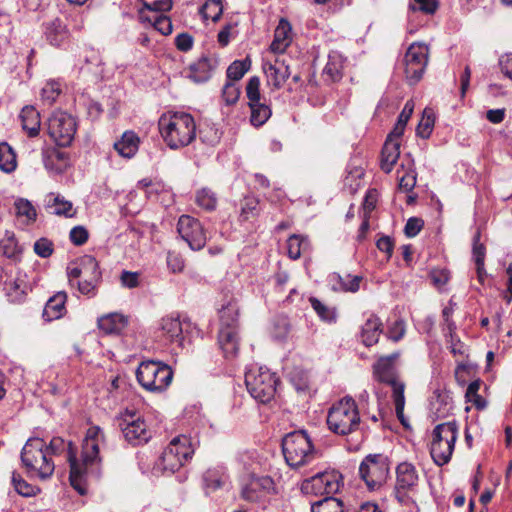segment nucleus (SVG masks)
I'll list each match as a JSON object with an SVG mask.
<instances>
[{
    "label": "nucleus",
    "mask_w": 512,
    "mask_h": 512,
    "mask_svg": "<svg viewBox=\"0 0 512 512\" xmlns=\"http://www.w3.org/2000/svg\"><path fill=\"white\" fill-rule=\"evenodd\" d=\"M104 440L103 430L99 426L93 425L86 431L79 457L76 445L71 441L66 442L61 437H53L49 445L46 444V451L49 452L51 458L52 455L66 452L70 466V484L80 495L87 493L88 478L99 476L101 464L99 446Z\"/></svg>",
    "instance_id": "1"
},
{
    "label": "nucleus",
    "mask_w": 512,
    "mask_h": 512,
    "mask_svg": "<svg viewBox=\"0 0 512 512\" xmlns=\"http://www.w3.org/2000/svg\"><path fill=\"white\" fill-rule=\"evenodd\" d=\"M158 126L163 141L173 150L188 146L196 138V123L189 113H164L159 118Z\"/></svg>",
    "instance_id": "2"
},
{
    "label": "nucleus",
    "mask_w": 512,
    "mask_h": 512,
    "mask_svg": "<svg viewBox=\"0 0 512 512\" xmlns=\"http://www.w3.org/2000/svg\"><path fill=\"white\" fill-rule=\"evenodd\" d=\"M399 357V353H393L383 356L373 365V377L379 383H384L391 387V397L395 406V412L400 423L407 427L408 421L404 416L405 407V383L400 379L394 366V361Z\"/></svg>",
    "instance_id": "3"
},
{
    "label": "nucleus",
    "mask_w": 512,
    "mask_h": 512,
    "mask_svg": "<svg viewBox=\"0 0 512 512\" xmlns=\"http://www.w3.org/2000/svg\"><path fill=\"white\" fill-rule=\"evenodd\" d=\"M327 425L331 432L339 436L356 432L361 425V416L356 401L346 396L334 403L328 411Z\"/></svg>",
    "instance_id": "4"
},
{
    "label": "nucleus",
    "mask_w": 512,
    "mask_h": 512,
    "mask_svg": "<svg viewBox=\"0 0 512 512\" xmlns=\"http://www.w3.org/2000/svg\"><path fill=\"white\" fill-rule=\"evenodd\" d=\"M21 461L27 472L41 480L50 478L55 470V463L46 451V442L41 438H30L21 452Z\"/></svg>",
    "instance_id": "5"
},
{
    "label": "nucleus",
    "mask_w": 512,
    "mask_h": 512,
    "mask_svg": "<svg viewBox=\"0 0 512 512\" xmlns=\"http://www.w3.org/2000/svg\"><path fill=\"white\" fill-rule=\"evenodd\" d=\"M67 275L70 285H77L78 291L89 297L96 295L102 280L99 263L91 255L81 257L76 266L68 268Z\"/></svg>",
    "instance_id": "6"
},
{
    "label": "nucleus",
    "mask_w": 512,
    "mask_h": 512,
    "mask_svg": "<svg viewBox=\"0 0 512 512\" xmlns=\"http://www.w3.org/2000/svg\"><path fill=\"white\" fill-rule=\"evenodd\" d=\"M282 451L286 463L292 468L310 463L317 454L310 437L304 430L287 434L282 440Z\"/></svg>",
    "instance_id": "7"
},
{
    "label": "nucleus",
    "mask_w": 512,
    "mask_h": 512,
    "mask_svg": "<svg viewBox=\"0 0 512 512\" xmlns=\"http://www.w3.org/2000/svg\"><path fill=\"white\" fill-rule=\"evenodd\" d=\"M194 450L191 440L185 435L173 438L156 462V469L173 474L191 459Z\"/></svg>",
    "instance_id": "8"
},
{
    "label": "nucleus",
    "mask_w": 512,
    "mask_h": 512,
    "mask_svg": "<svg viewBox=\"0 0 512 512\" xmlns=\"http://www.w3.org/2000/svg\"><path fill=\"white\" fill-rule=\"evenodd\" d=\"M430 454L438 466L447 464L453 454L458 437V426L455 421L438 424L433 430Z\"/></svg>",
    "instance_id": "9"
},
{
    "label": "nucleus",
    "mask_w": 512,
    "mask_h": 512,
    "mask_svg": "<svg viewBox=\"0 0 512 512\" xmlns=\"http://www.w3.org/2000/svg\"><path fill=\"white\" fill-rule=\"evenodd\" d=\"M139 384L151 392H162L167 389L173 379L170 366L159 361H143L136 372Z\"/></svg>",
    "instance_id": "10"
},
{
    "label": "nucleus",
    "mask_w": 512,
    "mask_h": 512,
    "mask_svg": "<svg viewBox=\"0 0 512 512\" xmlns=\"http://www.w3.org/2000/svg\"><path fill=\"white\" fill-rule=\"evenodd\" d=\"M278 378L264 367H252L245 374V384L250 395L260 403L270 402L276 393Z\"/></svg>",
    "instance_id": "11"
},
{
    "label": "nucleus",
    "mask_w": 512,
    "mask_h": 512,
    "mask_svg": "<svg viewBox=\"0 0 512 512\" xmlns=\"http://www.w3.org/2000/svg\"><path fill=\"white\" fill-rule=\"evenodd\" d=\"M390 462L384 454H369L359 466L360 478L365 482L369 490H376L386 483Z\"/></svg>",
    "instance_id": "12"
},
{
    "label": "nucleus",
    "mask_w": 512,
    "mask_h": 512,
    "mask_svg": "<svg viewBox=\"0 0 512 512\" xmlns=\"http://www.w3.org/2000/svg\"><path fill=\"white\" fill-rule=\"evenodd\" d=\"M47 129L49 136L58 146L67 147L74 139L77 122L70 114L57 111L48 119Z\"/></svg>",
    "instance_id": "13"
},
{
    "label": "nucleus",
    "mask_w": 512,
    "mask_h": 512,
    "mask_svg": "<svg viewBox=\"0 0 512 512\" xmlns=\"http://www.w3.org/2000/svg\"><path fill=\"white\" fill-rule=\"evenodd\" d=\"M246 96L248 106L251 110L250 123L254 127L264 125L272 115L270 106L263 100L260 93V79L258 76H252L246 85Z\"/></svg>",
    "instance_id": "14"
},
{
    "label": "nucleus",
    "mask_w": 512,
    "mask_h": 512,
    "mask_svg": "<svg viewBox=\"0 0 512 512\" xmlns=\"http://www.w3.org/2000/svg\"><path fill=\"white\" fill-rule=\"evenodd\" d=\"M341 475L335 470L317 473L302 481L300 490L305 495L322 496L337 493L341 486Z\"/></svg>",
    "instance_id": "15"
},
{
    "label": "nucleus",
    "mask_w": 512,
    "mask_h": 512,
    "mask_svg": "<svg viewBox=\"0 0 512 512\" xmlns=\"http://www.w3.org/2000/svg\"><path fill=\"white\" fill-rule=\"evenodd\" d=\"M419 475L415 466L408 462H402L396 467V483L394 493L401 504L412 501V495L416 492Z\"/></svg>",
    "instance_id": "16"
},
{
    "label": "nucleus",
    "mask_w": 512,
    "mask_h": 512,
    "mask_svg": "<svg viewBox=\"0 0 512 512\" xmlns=\"http://www.w3.org/2000/svg\"><path fill=\"white\" fill-rule=\"evenodd\" d=\"M276 493L274 480L269 476L251 477L241 489L242 499L266 507L269 496Z\"/></svg>",
    "instance_id": "17"
},
{
    "label": "nucleus",
    "mask_w": 512,
    "mask_h": 512,
    "mask_svg": "<svg viewBox=\"0 0 512 512\" xmlns=\"http://www.w3.org/2000/svg\"><path fill=\"white\" fill-rule=\"evenodd\" d=\"M429 49L424 44L413 43L408 48L405 61V75L410 84L419 82L428 63Z\"/></svg>",
    "instance_id": "18"
},
{
    "label": "nucleus",
    "mask_w": 512,
    "mask_h": 512,
    "mask_svg": "<svg viewBox=\"0 0 512 512\" xmlns=\"http://www.w3.org/2000/svg\"><path fill=\"white\" fill-rule=\"evenodd\" d=\"M123 436L133 446L147 443L151 433L145 420L135 412L126 411L119 423Z\"/></svg>",
    "instance_id": "19"
},
{
    "label": "nucleus",
    "mask_w": 512,
    "mask_h": 512,
    "mask_svg": "<svg viewBox=\"0 0 512 512\" xmlns=\"http://www.w3.org/2000/svg\"><path fill=\"white\" fill-rule=\"evenodd\" d=\"M189 328L190 322L186 319L181 320L179 316L169 315L161 319L158 337L166 345L181 348Z\"/></svg>",
    "instance_id": "20"
},
{
    "label": "nucleus",
    "mask_w": 512,
    "mask_h": 512,
    "mask_svg": "<svg viewBox=\"0 0 512 512\" xmlns=\"http://www.w3.org/2000/svg\"><path fill=\"white\" fill-rule=\"evenodd\" d=\"M177 231L193 251L204 248L207 241L206 231L198 219L189 215L180 216Z\"/></svg>",
    "instance_id": "21"
},
{
    "label": "nucleus",
    "mask_w": 512,
    "mask_h": 512,
    "mask_svg": "<svg viewBox=\"0 0 512 512\" xmlns=\"http://www.w3.org/2000/svg\"><path fill=\"white\" fill-rule=\"evenodd\" d=\"M267 82L274 89H280L290 76L289 66L284 60L275 59L274 62L265 61L262 65Z\"/></svg>",
    "instance_id": "22"
},
{
    "label": "nucleus",
    "mask_w": 512,
    "mask_h": 512,
    "mask_svg": "<svg viewBox=\"0 0 512 512\" xmlns=\"http://www.w3.org/2000/svg\"><path fill=\"white\" fill-rule=\"evenodd\" d=\"M42 160L45 168L55 174L63 173L69 166V155L55 147L42 150Z\"/></svg>",
    "instance_id": "23"
},
{
    "label": "nucleus",
    "mask_w": 512,
    "mask_h": 512,
    "mask_svg": "<svg viewBox=\"0 0 512 512\" xmlns=\"http://www.w3.org/2000/svg\"><path fill=\"white\" fill-rule=\"evenodd\" d=\"M398 187L404 192H410L414 189L417 180L414 160L410 154L405 155L400 167L397 170Z\"/></svg>",
    "instance_id": "24"
},
{
    "label": "nucleus",
    "mask_w": 512,
    "mask_h": 512,
    "mask_svg": "<svg viewBox=\"0 0 512 512\" xmlns=\"http://www.w3.org/2000/svg\"><path fill=\"white\" fill-rule=\"evenodd\" d=\"M218 345L227 359L237 357L239 352L238 330L227 327L220 328L218 333Z\"/></svg>",
    "instance_id": "25"
},
{
    "label": "nucleus",
    "mask_w": 512,
    "mask_h": 512,
    "mask_svg": "<svg viewBox=\"0 0 512 512\" xmlns=\"http://www.w3.org/2000/svg\"><path fill=\"white\" fill-rule=\"evenodd\" d=\"M30 285L24 276H17L15 279L4 283V292L9 302L20 304L25 301Z\"/></svg>",
    "instance_id": "26"
},
{
    "label": "nucleus",
    "mask_w": 512,
    "mask_h": 512,
    "mask_svg": "<svg viewBox=\"0 0 512 512\" xmlns=\"http://www.w3.org/2000/svg\"><path fill=\"white\" fill-rule=\"evenodd\" d=\"M46 40L53 46L59 47L69 38L67 25L60 19L55 18L44 24Z\"/></svg>",
    "instance_id": "27"
},
{
    "label": "nucleus",
    "mask_w": 512,
    "mask_h": 512,
    "mask_svg": "<svg viewBox=\"0 0 512 512\" xmlns=\"http://www.w3.org/2000/svg\"><path fill=\"white\" fill-rule=\"evenodd\" d=\"M328 281L332 290L336 292L355 293L360 288L362 277L357 275L352 276L350 274L342 276L339 273H332L329 275Z\"/></svg>",
    "instance_id": "28"
},
{
    "label": "nucleus",
    "mask_w": 512,
    "mask_h": 512,
    "mask_svg": "<svg viewBox=\"0 0 512 512\" xmlns=\"http://www.w3.org/2000/svg\"><path fill=\"white\" fill-rule=\"evenodd\" d=\"M400 141L387 137L381 152V169L390 173L400 156Z\"/></svg>",
    "instance_id": "29"
},
{
    "label": "nucleus",
    "mask_w": 512,
    "mask_h": 512,
    "mask_svg": "<svg viewBox=\"0 0 512 512\" xmlns=\"http://www.w3.org/2000/svg\"><path fill=\"white\" fill-rule=\"evenodd\" d=\"M291 43V25L286 19H280L274 32V39L270 50L274 53H283Z\"/></svg>",
    "instance_id": "30"
},
{
    "label": "nucleus",
    "mask_w": 512,
    "mask_h": 512,
    "mask_svg": "<svg viewBox=\"0 0 512 512\" xmlns=\"http://www.w3.org/2000/svg\"><path fill=\"white\" fill-rule=\"evenodd\" d=\"M140 139L134 131H125L121 138L114 143L118 154L124 158H132L138 151Z\"/></svg>",
    "instance_id": "31"
},
{
    "label": "nucleus",
    "mask_w": 512,
    "mask_h": 512,
    "mask_svg": "<svg viewBox=\"0 0 512 512\" xmlns=\"http://www.w3.org/2000/svg\"><path fill=\"white\" fill-rule=\"evenodd\" d=\"M22 129L29 137H36L41 127L39 112L33 106H25L19 115Z\"/></svg>",
    "instance_id": "32"
},
{
    "label": "nucleus",
    "mask_w": 512,
    "mask_h": 512,
    "mask_svg": "<svg viewBox=\"0 0 512 512\" xmlns=\"http://www.w3.org/2000/svg\"><path fill=\"white\" fill-rule=\"evenodd\" d=\"M382 326L381 320L375 315L366 320L361 330V340L365 346L369 347L378 342L383 331Z\"/></svg>",
    "instance_id": "33"
},
{
    "label": "nucleus",
    "mask_w": 512,
    "mask_h": 512,
    "mask_svg": "<svg viewBox=\"0 0 512 512\" xmlns=\"http://www.w3.org/2000/svg\"><path fill=\"white\" fill-rule=\"evenodd\" d=\"M216 61L209 57H201L190 66L189 78L196 83L207 81L215 68Z\"/></svg>",
    "instance_id": "34"
},
{
    "label": "nucleus",
    "mask_w": 512,
    "mask_h": 512,
    "mask_svg": "<svg viewBox=\"0 0 512 512\" xmlns=\"http://www.w3.org/2000/svg\"><path fill=\"white\" fill-rule=\"evenodd\" d=\"M127 325V318L120 313H110L98 319V327L105 334H118Z\"/></svg>",
    "instance_id": "35"
},
{
    "label": "nucleus",
    "mask_w": 512,
    "mask_h": 512,
    "mask_svg": "<svg viewBox=\"0 0 512 512\" xmlns=\"http://www.w3.org/2000/svg\"><path fill=\"white\" fill-rule=\"evenodd\" d=\"M67 296L64 292H59L52 296L43 309V318L46 321H52L60 318L65 312V302Z\"/></svg>",
    "instance_id": "36"
},
{
    "label": "nucleus",
    "mask_w": 512,
    "mask_h": 512,
    "mask_svg": "<svg viewBox=\"0 0 512 512\" xmlns=\"http://www.w3.org/2000/svg\"><path fill=\"white\" fill-rule=\"evenodd\" d=\"M343 69V59L338 52H331L328 55V61L323 69V75L330 81L335 82L341 79Z\"/></svg>",
    "instance_id": "37"
},
{
    "label": "nucleus",
    "mask_w": 512,
    "mask_h": 512,
    "mask_svg": "<svg viewBox=\"0 0 512 512\" xmlns=\"http://www.w3.org/2000/svg\"><path fill=\"white\" fill-rule=\"evenodd\" d=\"M310 242L306 236L293 234L287 240L288 256L293 259H299L303 253L309 250Z\"/></svg>",
    "instance_id": "38"
},
{
    "label": "nucleus",
    "mask_w": 512,
    "mask_h": 512,
    "mask_svg": "<svg viewBox=\"0 0 512 512\" xmlns=\"http://www.w3.org/2000/svg\"><path fill=\"white\" fill-rule=\"evenodd\" d=\"M50 207L54 208L53 213L57 216H64L66 218H73L77 210L73 207L72 202L66 200L61 195L51 194Z\"/></svg>",
    "instance_id": "39"
},
{
    "label": "nucleus",
    "mask_w": 512,
    "mask_h": 512,
    "mask_svg": "<svg viewBox=\"0 0 512 512\" xmlns=\"http://www.w3.org/2000/svg\"><path fill=\"white\" fill-rule=\"evenodd\" d=\"M16 216L26 225L36 221L37 212L32 203L20 198L15 201Z\"/></svg>",
    "instance_id": "40"
},
{
    "label": "nucleus",
    "mask_w": 512,
    "mask_h": 512,
    "mask_svg": "<svg viewBox=\"0 0 512 512\" xmlns=\"http://www.w3.org/2000/svg\"><path fill=\"white\" fill-rule=\"evenodd\" d=\"M239 310L234 302H229L220 310V328L237 329Z\"/></svg>",
    "instance_id": "41"
},
{
    "label": "nucleus",
    "mask_w": 512,
    "mask_h": 512,
    "mask_svg": "<svg viewBox=\"0 0 512 512\" xmlns=\"http://www.w3.org/2000/svg\"><path fill=\"white\" fill-rule=\"evenodd\" d=\"M16 154L8 143L0 144V169L10 173L16 169Z\"/></svg>",
    "instance_id": "42"
},
{
    "label": "nucleus",
    "mask_w": 512,
    "mask_h": 512,
    "mask_svg": "<svg viewBox=\"0 0 512 512\" xmlns=\"http://www.w3.org/2000/svg\"><path fill=\"white\" fill-rule=\"evenodd\" d=\"M435 124V113L432 108H425L422 118L417 126V135L423 139H428L432 134Z\"/></svg>",
    "instance_id": "43"
},
{
    "label": "nucleus",
    "mask_w": 512,
    "mask_h": 512,
    "mask_svg": "<svg viewBox=\"0 0 512 512\" xmlns=\"http://www.w3.org/2000/svg\"><path fill=\"white\" fill-rule=\"evenodd\" d=\"M481 383L480 379L472 381L465 393L466 402L472 403L477 410H483L487 406V401L478 393Z\"/></svg>",
    "instance_id": "44"
},
{
    "label": "nucleus",
    "mask_w": 512,
    "mask_h": 512,
    "mask_svg": "<svg viewBox=\"0 0 512 512\" xmlns=\"http://www.w3.org/2000/svg\"><path fill=\"white\" fill-rule=\"evenodd\" d=\"M311 512H343V503L335 497H325L311 504Z\"/></svg>",
    "instance_id": "45"
},
{
    "label": "nucleus",
    "mask_w": 512,
    "mask_h": 512,
    "mask_svg": "<svg viewBox=\"0 0 512 512\" xmlns=\"http://www.w3.org/2000/svg\"><path fill=\"white\" fill-rule=\"evenodd\" d=\"M0 253L8 259L18 261L22 254V248L18 245L14 236L0 241Z\"/></svg>",
    "instance_id": "46"
},
{
    "label": "nucleus",
    "mask_w": 512,
    "mask_h": 512,
    "mask_svg": "<svg viewBox=\"0 0 512 512\" xmlns=\"http://www.w3.org/2000/svg\"><path fill=\"white\" fill-rule=\"evenodd\" d=\"M11 482L15 491L24 497L35 496L40 491L38 487L28 483L19 473L15 471L12 473Z\"/></svg>",
    "instance_id": "47"
},
{
    "label": "nucleus",
    "mask_w": 512,
    "mask_h": 512,
    "mask_svg": "<svg viewBox=\"0 0 512 512\" xmlns=\"http://www.w3.org/2000/svg\"><path fill=\"white\" fill-rule=\"evenodd\" d=\"M155 14L151 17H147L146 20L150 22L155 30L160 32L162 35H169L172 33V22L170 18L163 14V12H154Z\"/></svg>",
    "instance_id": "48"
},
{
    "label": "nucleus",
    "mask_w": 512,
    "mask_h": 512,
    "mask_svg": "<svg viewBox=\"0 0 512 512\" xmlns=\"http://www.w3.org/2000/svg\"><path fill=\"white\" fill-rule=\"evenodd\" d=\"M251 61L249 58L244 60H235L227 68V78L232 81L240 80L245 73L250 69Z\"/></svg>",
    "instance_id": "49"
},
{
    "label": "nucleus",
    "mask_w": 512,
    "mask_h": 512,
    "mask_svg": "<svg viewBox=\"0 0 512 512\" xmlns=\"http://www.w3.org/2000/svg\"><path fill=\"white\" fill-rule=\"evenodd\" d=\"M309 302L317 313V315L326 322L332 323L336 320V310L335 308L329 307L322 303L316 297H310Z\"/></svg>",
    "instance_id": "50"
},
{
    "label": "nucleus",
    "mask_w": 512,
    "mask_h": 512,
    "mask_svg": "<svg viewBox=\"0 0 512 512\" xmlns=\"http://www.w3.org/2000/svg\"><path fill=\"white\" fill-rule=\"evenodd\" d=\"M224 480V473L218 469H208L203 475V481L207 491L217 490L223 485Z\"/></svg>",
    "instance_id": "51"
},
{
    "label": "nucleus",
    "mask_w": 512,
    "mask_h": 512,
    "mask_svg": "<svg viewBox=\"0 0 512 512\" xmlns=\"http://www.w3.org/2000/svg\"><path fill=\"white\" fill-rule=\"evenodd\" d=\"M196 203L207 211H212L217 206V197L213 191L208 188H202L196 193Z\"/></svg>",
    "instance_id": "52"
},
{
    "label": "nucleus",
    "mask_w": 512,
    "mask_h": 512,
    "mask_svg": "<svg viewBox=\"0 0 512 512\" xmlns=\"http://www.w3.org/2000/svg\"><path fill=\"white\" fill-rule=\"evenodd\" d=\"M201 13L205 19L217 22L223 13L221 0H207L201 8Z\"/></svg>",
    "instance_id": "53"
},
{
    "label": "nucleus",
    "mask_w": 512,
    "mask_h": 512,
    "mask_svg": "<svg viewBox=\"0 0 512 512\" xmlns=\"http://www.w3.org/2000/svg\"><path fill=\"white\" fill-rule=\"evenodd\" d=\"M472 259L476 264H484L486 258V247L481 242V232L477 230L472 241Z\"/></svg>",
    "instance_id": "54"
},
{
    "label": "nucleus",
    "mask_w": 512,
    "mask_h": 512,
    "mask_svg": "<svg viewBox=\"0 0 512 512\" xmlns=\"http://www.w3.org/2000/svg\"><path fill=\"white\" fill-rule=\"evenodd\" d=\"M259 213V200L254 197H246L241 205L240 217L243 221L257 216Z\"/></svg>",
    "instance_id": "55"
},
{
    "label": "nucleus",
    "mask_w": 512,
    "mask_h": 512,
    "mask_svg": "<svg viewBox=\"0 0 512 512\" xmlns=\"http://www.w3.org/2000/svg\"><path fill=\"white\" fill-rule=\"evenodd\" d=\"M240 96V89L236 84L227 82L222 89V99L226 105H234Z\"/></svg>",
    "instance_id": "56"
},
{
    "label": "nucleus",
    "mask_w": 512,
    "mask_h": 512,
    "mask_svg": "<svg viewBox=\"0 0 512 512\" xmlns=\"http://www.w3.org/2000/svg\"><path fill=\"white\" fill-rule=\"evenodd\" d=\"M89 238V232L84 226H75L70 230L69 239L75 246L84 245Z\"/></svg>",
    "instance_id": "57"
},
{
    "label": "nucleus",
    "mask_w": 512,
    "mask_h": 512,
    "mask_svg": "<svg viewBox=\"0 0 512 512\" xmlns=\"http://www.w3.org/2000/svg\"><path fill=\"white\" fill-rule=\"evenodd\" d=\"M53 251V243L47 238H40L34 243V252L41 258L50 257Z\"/></svg>",
    "instance_id": "58"
},
{
    "label": "nucleus",
    "mask_w": 512,
    "mask_h": 512,
    "mask_svg": "<svg viewBox=\"0 0 512 512\" xmlns=\"http://www.w3.org/2000/svg\"><path fill=\"white\" fill-rule=\"evenodd\" d=\"M167 266L169 270L173 273H180L183 271L185 266V261L181 254L175 251H169L167 253Z\"/></svg>",
    "instance_id": "59"
},
{
    "label": "nucleus",
    "mask_w": 512,
    "mask_h": 512,
    "mask_svg": "<svg viewBox=\"0 0 512 512\" xmlns=\"http://www.w3.org/2000/svg\"><path fill=\"white\" fill-rule=\"evenodd\" d=\"M438 8L437 0H414V4H410L413 11H421L425 14H434Z\"/></svg>",
    "instance_id": "60"
},
{
    "label": "nucleus",
    "mask_w": 512,
    "mask_h": 512,
    "mask_svg": "<svg viewBox=\"0 0 512 512\" xmlns=\"http://www.w3.org/2000/svg\"><path fill=\"white\" fill-rule=\"evenodd\" d=\"M60 92V85L57 82L51 81L47 82L46 85L42 88L41 94L43 100L47 101L49 104H52L59 96Z\"/></svg>",
    "instance_id": "61"
},
{
    "label": "nucleus",
    "mask_w": 512,
    "mask_h": 512,
    "mask_svg": "<svg viewBox=\"0 0 512 512\" xmlns=\"http://www.w3.org/2000/svg\"><path fill=\"white\" fill-rule=\"evenodd\" d=\"M143 6L152 12H166L172 7L171 0H142Z\"/></svg>",
    "instance_id": "62"
},
{
    "label": "nucleus",
    "mask_w": 512,
    "mask_h": 512,
    "mask_svg": "<svg viewBox=\"0 0 512 512\" xmlns=\"http://www.w3.org/2000/svg\"><path fill=\"white\" fill-rule=\"evenodd\" d=\"M140 273L139 272H132V271H122L120 275V282L121 285L125 288H136L140 284Z\"/></svg>",
    "instance_id": "63"
},
{
    "label": "nucleus",
    "mask_w": 512,
    "mask_h": 512,
    "mask_svg": "<svg viewBox=\"0 0 512 512\" xmlns=\"http://www.w3.org/2000/svg\"><path fill=\"white\" fill-rule=\"evenodd\" d=\"M432 283L440 288L442 286H444L445 284H447V282L449 281L450 279V272L447 270V269H433L431 270L430 272V275H429Z\"/></svg>",
    "instance_id": "64"
}]
</instances>
